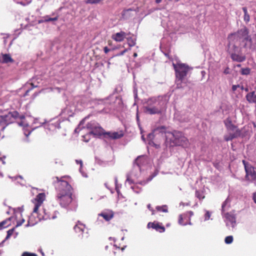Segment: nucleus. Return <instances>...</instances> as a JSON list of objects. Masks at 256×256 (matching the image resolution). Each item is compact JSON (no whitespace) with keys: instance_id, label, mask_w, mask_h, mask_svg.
Returning <instances> with one entry per match:
<instances>
[{"instance_id":"052dcab7","label":"nucleus","mask_w":256,"mask_h":256,"mask_svg":"<svg viewBox=\"0 0 256 256\" xmlns=\"http://www.w3.org/2000/svg\"><path fill=\"white\" fill-rule=\"evenodd\" d=\"M244 90L246 92H248L249 90L248 88H244Z\"/></svg>"},{"instance_id":"393cba45","label":"nucleus","mask_w":256,"mask_h":256,"mask_svg":"<svg viewBox=\"0 0 256 256\" xmlns=\"http://www.w3.org/2000/svg\"><path fill=\"white\" fill-rule=\"evenodd\" d=\"M150 224H152L154 226V229L158 230L160 232H164L165 230V228L164 226H160L158 224H155L152 222H149L148 224V228H150Z\"/></svg>"},{"instance_id":"a211bd4d","label":"nucleus","mask_w":256,"mask_h":256,"mask_svg":"<svg viewBox=\"0 0 256 256\" xmlns=\"http://www.w3.org/2000/svg\"><path fill=\"white\" fill-rule=\"evenodd\" d=\"M104 134L105 138H109L113 140L120 138L123 136V134L122 132H108Z\"/></svg>"},{"instance_id":"1a4fd4ad","label":"nucleus","mask_w":256,"mask_h":256,"mask_svg":"<svg viewBox=\"0 0 256 256\" xmlns=\"http://www.w3.org/2000/svg\"><path fill=\"white\" fill-rule=\"evenodd\" d=\"M222 216L227 228L229 229L230 228H234L236 224L235 214L232 212H226L222 214Z\"/></svg>"},{"instance_id":"ea45409f","label":"nucleus","mask_w":256,"mask_h":256,"mask_svg":"<svg viewBox=\"0 0 256 256\" xmlns=\"http://www.w3.org/2000/svg\"><path fill=\"white\" fill-rule=\"evenodd\" d=\"M58 20V17H54V18H45V21L46 22H50V21H56Z\"/></svg>"},{"instance_id":"58836bf2","label":"nucleus","mask_w":256,"mask_h":256,"mask_svg":"<svg viewBox=\"0 0 256 256\" xmlns=\"http://www.w3.org/2000/svg\"><path fill=\"white\" fill-rule=\"evenodd\" d=\"M250 16L248 14H244V20L246 22H248L250 21Z\"/></svg>"},{"instance_id":"680f3d73","label":"nucleus","mask_w":256,"mask_h":256,"mask_svg":"<svg viewBox=\"0 0 256 256\" xmlns=\"http://www.w3.org/2000/svg\"><path fill=\"white\" fill-rule=\"evenodd\" d=\"M18 209L21 211V212H22L23 210H24V208H23V207L22 206V208H19Z\"/></svg>"},{"instance_id":"dca6fc26","label":"nucleus","mask_w":256,"mask_h":256,"mask_svg":"<svg viewBox=\"0 0 256 256\" xmlns=\"http://www.w3.org/2000/svg\"><path fill=\"white\" fill-rule=\"evenodd\" d=\"M224 124L228 130L235 132L237 127L232 123V121L230 118H226L224 120Z\"/></svg>"},{"instance_id":"9b49d317","label":"nucleus","mask_w":256,"mask_h":256,"mask_svg":"<svg viewBox=\"0 0 256 256\" xmlns=\"http://www.w3.org/2000/svg\"><path fill=\"white\" fill-rule=\"evenodd\" d=\"M88 128L92 130L90 134L96 136H100L104 134V130L94 122H91L87 125Z\"/></svg>"},{"instance_id":"3c124183","label":"nucleus","mask_w":256,"mask_h":256,"mask_svg":"<svg viewBox=\"0 0 256 256\" xmlns=\"http://www.w3.org/2000/svg\"><path fill=\"white\" fill-rule=\"evenodd\" d=\"M242 10L244 12V14H248V10H247V8L246 7H243L242 8Z\"/></svg>"},{"instance_id":"473e14b6","label":"nucleus","mask_w":256,"mask_h":256,"mask_svg":"<svg viewBox=\"0 0 256 256\" xmlns=\"http://www.w3.org/2000/svg\"><path fill=\"white\" fill-rule=\"evenodd\" d=\"M233 242V237L232 236H229L226 237L224 242L226 244H230Z\"/></svg>"},{"instance_id":"8fccbe9b","label":"nucleus","mask_w":256,"mask_h":256,"mask_svg":"<svg viewBox=\"0 0 256 256\" xmlns=\"http://www.w3.org/2000/svg\"><path fill=\"white\" fill-rule=\"evenodd\" d=\"M252 198L254 202L256 204V192L253 194Z\"/></svg>"},{"instance_id":"4be33fe9","label":"nucleus","mask_w":256,"mask_h":256,"mask_svg":"<svg viewBox=\"0 0 256 256\" xmlns=\"http://www.w3.org/2000/svg\"><path fill=\"white\" fill-rule=\"evenodd\" d=\"M231 58L233 60L236 61L238 62H244L246 60L244 56L240 55L235 53H232L231 54Z\"/></svg>"},{"instance_id":"69168bd1","label":"nucleus","mask_w":256,"mask_h":256,"mask_svg":"<svg viewBox=\"0 0 256 256\" xmlns=\"http://www.w3.org/2000/svg\"><path fill=\"white\" fill-rule=\"evenodd\" d=\"M136 120L138 121L139 120V117H138V114L137 113L136 114Z\"/></svg>"},{"instance_id":"0eeeda50","label":"nucleus","mask_w":256,"mask_h":256,"mask_svg":"<svg viewBox=\"0 0 256 256\" xmlns=\"http://www.w3.org/2000/svg\"><path fill=\"white\" fill-rule=\"evenodd\" d=\"M242 163L246 172V178L248 180H251L256 185V168L244 160H242Z\"/></svg>"},{"instance_id":"338daca9","label":"nucleus","mask_w":256,"mask_h":256,"mask_svg":"<svg viewBox=\"0 0 256 256\" xmlns=\"http://www.w3.org/2000/svg\"><path fill=\"white\" fill-rule=\"evenodd\" d=\"M181 121L182 122H186L187 121V120L185 119L184 118L181 120Z\"/></svg>"},{"instance_id":"39448f33","label":"nucleus","mask_w":256,"mask_h":256,"mask_svg":"<svg viewBox=\"0 0 256 256\" xmlns=\"http://www.w3.org/2000/svg\"><path fill=\"white\" fill-rule=\"evenodd\" d=\"M166 142L170 140L173 145L180 146L184 148L188 147L189 144L188 140L183 134L179 131H174L173 132H166Z\"/></svg>"},{"instance_id":"603ef678","label":"nucleus","mask_w":256,"mask_h":256,"mask_svg":"<svg viewBox=\"0 0 256 256\" xmlns=\"http://www.w3.org/2000/svg\"><path fill=\"white\" fill-rule=\"evenodd\" d=\"M114 182H115V184H116V191L118 192V188H117V184H118V178L116 177H115L114 178Z\"/></svg>"},{"instance_id":"e433bc0d","label":"nucleus","mask_w":256,"mask_h":256,"mask_svg":"<svg viewBox=\"0 0 256 256\" xmlns=\"http://www.w3.org/2000/svg\"><path fill=\"white\" fill-rule=\"evenodd\" d=\"M102 0H86V4H96L99 3Z\"/></svg>"},{"instance_id":"0e129e2a","label":"nucleus","mask_w":256,"mask_h":256,"mask_svg":"<svg viewBox=\"0 0 256 256\" xmlns=\"http://www.w3.org/2000/svg\"><path fill=\"white\" fill-rule=\"evenodd\" d=\"M240 89L242 90H244V86H240Z\"/></svg>"},{"instance_id":"4468645a","label":"nucleus","mask_w":256,"mask_h":256,"mask_svg":"<svg viewBox=\"0 0 256 256\" xmlns=\"http://www.w3.org/2000/svg\"><path fill=\"white\" fill-rule=\"evenodd\" d=\"M242 130H240V129H236L235 132H234V133H230L225 135L224 136V140L226 142H228L239 136H244V135L242 133Z\"/></svg>"},{"instance_id":"2eb2a0df","label":"nucleus","mask_w":256,"mask_h":256,"mask_svg":"<svg viewBox=\"0 0 256 256\" xmlns=\"http://www.w3.org/2000/svg\"><path fill=\"white\" fill-rule=\"evenodd\" d=\"M127 34L125 32L121 31L112 34V38L117 42H120L124 40Z\"/></svg>"},{"instance_id":"ddd939ff","label":"nucleus","mask_w":256,"mask_h":256,"mask_svg":"<svg viewBox=\"0 0 256 256\" xmlns=\"http://www.w3.org/2000/svg\"><path fill=\"white\" fill-rule=\"evenodd\" d=\"M147 164V160L144 156H138L134 162V168H137L141 171L142 168Z\"/></svg>"},{"instance_id":"864d4df0","label":"nucleus","mask_w":256,"mask_h":256,"mask_svg":"<svg viewBox=\"0 0 256 256\" xmlns=\"http://www.w3.org/2000/svg\"><path fill=\"white\" fill-rule=\"evenodd\" d=\"M147 207H148V208L150 210H151V211H152V214H154V210H153L150 204H148L147 206Z\"/></svg>"},{"instance_id":"f8f14e48","label":"nucleus","mask_w":256,"mask_h":256,"mask_svg":"<svg viewBox=\"0 0 256 256\" xmlns=\"http://www.w3.org/2000/svg\"><path fill=\"white\" fill-rule=\"evenodd\" d=\"M231 36L238 38H244L250 42H252V39L248 36V30L246 27L238 30L236 33L232 34Z\"/></svg>"},{"instance_id":"a878e982","label":"nucleus","mask_w":256,"mask_h":256,"mask_svg":"<svg viewBox=\"0 0 256 256\" xmlns=\"http://www.w3.org/2000/svg\"><path fill=\"white\" fill-rule=\"evenodd\" d=\"M126 39L128 40V44L130 47L135 46L136 40L135 36H132L128 37L126 38Z\"/></svg>"},{"instance_id":"b1692460","label":"nucleus","mask_w":256,"mask_h":256,"mask_svg":"<svg viewBox=\"0 0 256 256\" xmlns=\"http://www.w3.org/2000/svg\"><path fill=\"white\" fill-rule=\"evenodd\" d=\"M84 228V225L80 222H78V223L74 226V230L77 233L82 234Z\"/></svg>"},{"instance_id":"72a5a7b5","label":"nucleus","mask_w":256,"mask_h":256,"mask_svg":"<svg viewBox=\"0 0 256 256\" xmlns=\"http://www.w3.org/2000/svg\"><path fill=\"white\" fill-rule=\"evenodd\" d=\"M250 70L248 68H243L241 70V74L243 75H248L250 73Z\"/></svg>"},{"instance_id":"5701e85b","label":"nucleus","mask_w":256,"mask_h":256,"mask_svg":"<svg viewBox=\"0 0 256 256\" xmlns=\"http://www.w3.org/2000/svg\"><path fill=\"white\" fill-rule=\"evenodd\" d=\"M18 125L20 126H24V135L28 137L30 134V133L32 132V130L34 129L33 128L32 130H28V132H27V130H26V127H28V123L22 120V121L21 122H18Z\"/></svg>"},{"instance_id":"6ab92c4d","label":"nucleus","mask_w":256,"mask_h":256,"mask_svg":"<svg viewBox=\"0 0 256 256\" xmlns=\"http://www.w3.org/2000/svg\"><path fill=\"white\" fill-rule=\"evenodd\" d=\"M246 98L250 104H256V94L254 91L248 92L246 96Z\"/></svg>"},{"instance_id":"7ed1b4c3","label":"nucleus","mask_w":256,"mask_h":256,"mask_svg":"<svg viewBox=\"0 0 256 256\" xmlns=\"http://www.w3.org/2000/svg\"><path fill=\"white\" fill-rule=\"evenodd\" d=\"M168 100L166 96H159L148 100L144 106V111L146 114H160L165 108Z\"/></svg>"},{"instance_id":"6e6552de","label":"nucleus","mask_w":256,"mask_h":256,"mask_svg":"<svg viewBox=\"0 0 256 256\" xmlns=\"http://www.w3.org/2000/svg\"><path fill=\"white\" fill-rule=\"evenodd\" d=\"M165 129L164 126H160L155 128L152 132L150 133L147 136L148 144L157 147L158 145L154 142V138L158 134H163L164 132L166 134Z\"/></svg>"},{"instance_id":"4c0bfd02","label":"nucleus","mask_w":256,"mask_h":256,"mask_svg":"<svg viewBox=\"0 0 256 256\" xmlns=\"http://www.w3.org/2000/svg\"><path fill=\"white\" fill-rule=\"evenodd\" d=\"M211 216V212L208 210H206V214H204V220H208L210 219Z\"/></svg>"},{"instance_id":"13d9d810","label":"nucleus","mask_w":256,"mask_h":256,"mask_svg":"<svg viewBox=\"0 0 256 256\" xmlns=\"http://www.w3.org/2000/svg\"><path fill=\"white\" fill-rule=\"evenodd\" d=\"M184 205H185V204H184V202H180V206H184Z\"/></svg>"},{"instance_id":"f257e3e1","label":"nucleus","mask_w":256,"mask_h":256,"mask_svg":"<svg viewBox=\"0 0 256 256\" xmlns=\"http://www.w3.org/2000/svg\"><path fill=\"white\" fill-rule=\"evenodd\" d=\"M64 178L60 179L56 177L58 181L56 200L62 208L75 209L76 202L73 195V188L66 181L62 180Z\"/></svg>"},{"instance_id":"cd10ccee","label":"nucleus","mask_w":256,"mask_h":256,"mask_svg":"<svg viewBox=\"0 0 256 256\" xmlns=\"http://www.w3.org/2000/svg\"><path fill=\"white\" fill-rule=\"evenodd\" d=\"M186 218H187L186 217V214H180L179 216V218H178L179 224L180 225H182V226H186V223L184 222L183 220L184 219H186Z\"/></svg>"},{"instance_id":"c9c22d12","label":"nucleus","mask_w":256,"mask_h":256,"mask_svg":"<svg viewBox=\"0 0 256 256\" xmlns=\"http://www.w3.org/2000/svg\"><path fill=\"white\" fill-rule=\"evenodd\" d=\"M14 228H12L10 230H9L7 232V236H6V238L4 239L5 240H6L10 238V236L12 234L13 232L14 231Z\"/></svg>"},{"instance_id":"9d476101","label":"nucleus","mask_w":256,"mask_h":256,"mask_svg":"<svg viewBox=\"0 0 256 256\" xmlns=\"http://www.w3.org/2000/svg\"><path fill=\"white\" fill-rule=\"evenodd\" d=\"M18 115V113L14 111L12 112H9L6 114L2 116H0V125L3 126L6 124V126L8 124L12 123L15 118H17Z\"/></svg>"},{"instance_id":"de8ad7c7","label":"nucleus","mask_w":256,"mask_h":256,"mask_svg":"<svg viewBox=\"0 0 256 256\" xmlns=\"http://www.w3.org/2000/svg\"><path fill=\"white\" fill-rule=\"evenodd\" d=\"M128 50V49H125L123 51L121 52L120 54H117V56H122Z\"/></svg>"},{"instance_id":"412c9836","label":"nucleus","mask_w":256,"mask_h":256,"mask_svg":"<svg viewBox=\"0 0 256 256\" xmlns=\"http://www.w3.org/2000/svg\"><path fill=\"white\" fill-rule=\"evenodd\" d=\"M0 62L2 63L13 62L14 60L9 54H3L0 58Z\"/></svg>"},{"instance_id":"c756f323","label":"nucleus","mask_w":256,"mask_h":256,"mask_svg":"<svg viewBox=\"0 0 256 256\" xmlns=\"http://www.w3.org/2000/svg\"><path fill=\"white\" fill-rule=\"evenodd\" d=\"M131 10L130 8L124 10L122 14V18H127L130 16L129 13Z\"/></svg>"},{"instance_id":"7c9ffc66","label":"nucleus","mask_w":256,"mask_h":256,"mask_svg":"<svg viewBox=\"0 0 256 256\" xmlns=\"http://www.w3.org/2000/svg\"><path fill=\"white\" fill-rule=\"evenodd\" d=\"M46 120H43L42 122H40V120L38 118H36L34 120V124H38V126H36L34 128H38L40 126H42L43 124H44V123H46Z\"/></svg>"},{"instance_id":"c85d7f7f","label":"nucleus","mask_w":256,"mask_h":256,"mask_svg":"<svg viewBox=\"0 0 256 256\" xmlns=\"http://www.w3.org/2000/svg\"><path fill=\"white\" fill-rule=\"evenodd\" d=\"M156 209L158 211L162 212H168V206L166 205H163L162 206H157L156 207Z\"/></svg>"},{"instance_id":"774afa93","label":"nucleus","mask_w":256,"mask_h":256,"mask_svg":"<svg viewBox=\"0 0 256 256\" xmlns=\"http://www.w3.org/2000/svg\"><path fill=\"white\" fill-rule=\"evenodd\" d=\"M6 240H4L2 242V243H0V246H1L2 244L5 242Z\"/></svg>"},{"instance_id":"4d7b16f0","label":"nucleus","mask_w":256,"mask_h":256,"mask_svg":"<svg viewBox=\"0 0 256 256\" xmlns=\"http://www.w3.org/2000/svg\"><path fill=\"white\" fill-rule=\"evenodd\" d=\"M30 90H31V89H29V90H27L26 91V94H25V95H26V96L28 94V92H30Z\"/></svg>"},{"instance_id":"f03ea898","label":"nucleus","mask_w":256,"mask_h":256,"mask_svg":"<svg viewBox=\"0 0 256 256\" xmlns=\"http://www.w3.org/2000/svg\"><path fill=\"white\" fill-rule=\"evenodd\" d=\"M45 198V194L44 193H40L38 194L32 202L34 204V206L33 210V212L32 215L29 217L28 224H26V226H32L35 225L39 220H46L48 219H54L56 218V216L53 215L50 216L48 213L46 212L44 210L43 212L44 214L40 216V214H38V210L39 207L42 205L44 200Z\"/></svg>"},{"instance_id":"2f4dec72","label":"nucleus","mask_w":256,"mask_h":256,"mask_svg":"<svg viewBox=\"0 0 256 256\" xmlns=\"http://www.w3.org/2000/svg\"><path fill=\"white\" fill-rule=\"evenodd\" d=\"M76 162L77 164H80V172L82 173V176H84V177H87V175L82 172V161L81 160H76Z\"/></svg>"},{"instance_id":"5fc2aeb1","label":"nucleus","mask_w":256,"mask_h":256,"mask_svg":"<svg viewBox=\"0 0 256 256\" xmlns=\"http://www.w3.org/2000/svg\"><path fill=\"white\" fill-rule=\"evenodd\" d=\"M134 97L136 98V97H137V90H134Z\"/></svg>"},{"instance_id":"79ce46f5","label":"nucleus","mask_w":256,"mask_h":256,"mask_svg":"<svg viewBox=\"0 0 256 256\" xmlns=\"http://www.w3.org/2000/svg\"><path fill=\"white\" fill-rule=\"evenodd\" d=\"M22 256H37V255L36 254L25 252L22 254Z\"/></svg>"},{"instance_id":"aec40b11","label":"nucleus","mask_w":256,"mask_h":256,"mask_svg":"<svg viewBox=\"0 0 256 256\" xmlns=\"http://www.w3.org/2000/svg\"><path fill=\"white\" fill-rule=\"evenodd\" d=\"M231 200L229 197L224 200L222 206V214L226 213L225 212L228 210L230 206Z\"/></svg>"},{"instance_id":"20e7f679","label":"nucleus","mask_w":256,"mask_h":256,"mask_svg":"<svg viewBox=\"0 0 256 256\" xmlns=\"http://www.w3.org/2000/svg\"><path fill=\"white\" fill-rule=\"evenodd\" d=\"M173 66L176 71V88H182L186 82V76L192 68L188 65L180 62L173 64Z\"/></svg>"},{"instance_id":"f704fd0d","label":"nucleus","mask_w":256,"mask_h":256,"mask_svg":"<svg viewBox=\"0 0 256 256\" xmlns=\"http://www.w3.org/2000/svg\"><path fill=\"white\" fill-rule=\"evenodd\" d=\"M196 196L200 200H202L204 198L203 193L198 190H196Z\"/></svg>"},{"instance_id":"a19ab883","label":"nucleus","mask_w":256,"mask_h":256,"mask_svg":"<svg viewBox=\"0 0 256 256\" xmlns=\"http://www.w3.org/2000/svg\"><path fill=\"white\" fill-rule=\"evenodd\" d=\"M24 222V219L22 218L21 220L17 222L16 227L20 226Z\"/></svg>"},{"instance_id":"a18cd8bd","label":"nucleus","mask_w":256,"mask_h":256,"mask_svg":"<svg viewBox=\"0 0 256 256\" xmlns=\"http://www.w3.org/2000/svg\"><path fill=\"white\" fill-rule=\"evenodd\" d=\"M186 214V217L188 218V214H189L190 217L188 218V220H190V217L194 215V213L192 211L188 212L187 213L185 214Z\"/></svg>"},{"instance_id":"09e8293b","label":"nucleus","mask_w":256,"mask_h":256,"mask_svg":"<svg viewBox=\"0 0 256 256\" xmlns=\"http://www.w3.org/2000/svg\"><path fill=\"white\" fill-rule=\"evenodd\" d=\"M104 52L106 54H107L108 52H110V50L106 46H105L104 48Z\"/></svg>"},{"instance_id":"f3484780","label":"nucleus","mask_w":256,"mask_h":256,"mask_svg":"<svg viewBox=\"0 0 256 256\" xmlns=\"http://www.w3.org/2000/svg\"><path fill=\"white\" fill-rule=\"evenodd\" d=\"M98 216L102 217L106 221H109L114 217V212L108 210L99 214Z\"/></svg>"},{"instance_id":"37998d69","label":"nucleus","mask_w":256,"mask_h":256,"mask_svg":"<svg viewBox=\"0 0 256 256\" xmlns=\"http://www.w3.org/2000/svg\"><path fill=\"white\" fill-rule=\"evenodd\" d=\"M126 182H128L130 184H132L133 182L132 180L130 178V176L128 174L127 175Z\"/></svg>"},{"instance_id":"c03bdc74","label":"nucleus","mask_w":256,"mask_h":256,"mask_svg":"<svg viewBox=\"0 0 256 256\" xmlns=\"http://www.w3.org/2000/svg\"><path fill=\"white\" fill-rule=\"evenodd\" d=\"M6 220H4L0 222V228H6L8 226H5V224L6 223Z\"/></svg>"},{"instance_id":"6e6d98bb","label":"nucleus","mask_w":256,"mask_h":256,"mask_svg":"<svg viewBox=\"0 0 256 256\" xmlns=\"http://www.w3.org/2000/svg\"><path fill=\"white\" fill-rule=\"evenodd\" d=\"M162 0H156V2L157 4H159L162 2Z\"/></svg>"},{"instance_id":"bf43d9fd","label":"nucleus","mask_w":256,"mask_h":256,"mask_svg":"<svg viewBox=\"0 0 256 256\" xmlns=\"http://www.w3.org/2000/svg\"><path fill=\"white\" fill-rule=\"evenodd\" d=\"M142 138L144 142H146V138H144V136H142Z\"/></svg>"},{"instance_id":"423d86ee","label":"nucleus","mask_w":256,"mask_h":256,"mask_svg":"<svg viewBox=\"0 0 256 256\" xmlns=\"http://www.w3.org/2000/svg\"><path fill=\"white\" fill-rule=\"evenodd\" d=\"M84 103L82 102V98L80 97H76L74 98V106L70 108L66 106V108L62 110L60 114L62 116H71L74 114V110H82L84 106Z\"/></svg>"},{"instance_id":"bb28decb","label":"nucleus","mask_w":256,"mask_h":256,"mask_svg":"<svg viewBox=\"0 0 256 256\" xmlns=\"http://www.w3.org/2000/svg\"><path fill=\"white\" fill-rule=\"evenodd\" d=\"M48 126V128L50 130H54L56 128H60V123L58 122V121L49 124Z\"/></svg>"},{"instance_id":"e2e57ef3","label":"nucleus","mask_w":256,"mask_h":256,"mask_svg":"<svg viewBox=\"0 0 256 256\" xmlns=\"http://www.w3.org/2000/svg\"><path fill=\"white\" fill-rule=\"evenodd\" d=\"M137 56H138V54H137L135 52V53L134 54V58H136Z\"/></svg>"},{"instance_id":"49530a36","label":"nucleus","mask_w":256,"mask_h":256,"mask_svg":"<svg viewBox=\"0 0 256 256\" xmlns=\"http://www.w3.org/2000/svg\"><path fill=\"white\" fill-rule=\"evenodd\" d=\"M240 85H239V84H238V85H233V86H232V91H234H234H236V90H237V88H240Z\"/></svg>"}]
</instances>
